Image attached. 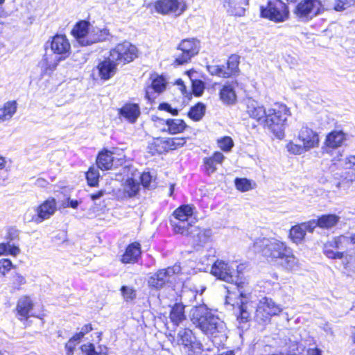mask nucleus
Returning a JSON list of instances; mask_svg holds the SVG:
<instances>
[{
    "instance_id": "f257e3e1",
    "label": "nucleus",
    "mask_w": 355,
    "mask_h": 355,
    "mask_svg": "<svg viewBox=\"0 0 355 355\" xmlns=\"http://www.w3.org/2000/svg\"><path fill=\"white\" fill-rule=\"evenodd\" d=\"M252 248L268 261L286 270H292L297 267L298 259L293 254V250L283 241L274 238H259L254 242Z\"/></svg>"
},
{
    "instance_id": "f03ea898",
    "label": "nucleus",
    "mask_w": 355,
    "mask_h": 355,
    "mask_svg": "<svg viewBox=\"0 0 355 355\" xmlns=\"http://www.w3.org/2000/svg\"><path fill=\"white\" fill-rule=\"evenodd\" d=\"M190 318L192 323L208 336L218 338L219 342L226 339L225 322L205 304L193 306L190 311Z\"/></svg>"
},
{
    "instance_id": "7ed1b4c3",
    "label": "nucleus",
    "mask_w": 355,
    "mask_h": 355,
    "mask_svg": "<svg viewBox=\"0 0 355 355\" xmlns=\"http://www.w3.org/2000/svg\"><path fill=\"white\" fill-rule=\"evenodd\" d=\"M77 42L83 46L106 40L110 32L107 28H99L92 26L89 22L82 20L78 22L71 31Z\"/></svg>"
},
{
    "instance_id": "20e7f679",
    "label": "nucleus",
    "mask_w": 355,
    "mask_h": 355,
    "mask_svg": "<svg viewBox=\"0 0 355 355\" xmlns=\"http://www.w3.org/2000/svg\"><path fill=\"white\" fill-rule=\"evenodd\" d=\"M243 265L229 264L222 260H217L212 266L211 272L218 279L227 283L235 284L239 288L244 284L243 278Z\"/></svg>"
},
{
    "instance_id": "39448f33",
    "label": "nucleus",
    "mask_w": 355,
    "mask_h": 355,
    "mask_svg": "<svg viewBox=\"0 0 355 355\" xmlns=\"http://www.w3.org/2000/svg\"><path fill=\"white\" fill-rule=\"evenodd\" d=\"M291 115V112L286 105H276L275 107L267 111L266 118L264 119L265 125L279 139L284 136L286 121Z\"/></svg>"
},
{
    "instance_id": "423d86ee",
    "label": "nucleus",
    "mask_w": 355,
    "mask_h": 355,
    "mask_svg": "<svg viewBox=\"0 0 355 355\" xmlns=\"http://www.w3.org/2000/svg\"><path fill=\"white\" fill-rule=\"evenodd\" d=\"M260 15L273 22L281 23L288 19L290 11L288 6L282 0H269L260 6Z\"/></svg>"
},
{
    "instance_id": "0eeeda50",
    "label": "nucleus",
    "mask_w": 355,
    "mask_h": 355,
    "mask_svg": "<svg viewBox=\"0 0 355 355\" xmlns=\"http://www.w3.org/2000/svg\"><path fill=\"white\" fill-rule=\"evenodd\" d=\"M282 311V308L279 304L271 298L265 297L258 304L254 319L259 324L266 325L270 322L272 316L279 315Z\"/></svg>"
},
{
    "instance_id": "6e6552de",
    "label": "nucleus",
    "mask_w": 355,
    "mask_h": 355,
    "mask_svg": "<svg viewBox=\"0 0 355 355\" xmlns=\"http://www.w3.org/2000/svg\"><path fill=\"white\" fill-rule=\"evenodd\" d=\"M200 42L196 39H185L181 41L177 48L175 64L182 65L187 63L200 51Z\"/></svg>"
},
{
    "instance_id": "1a4fd4ad",
    "label": "nucleus",
    "mask_w": 355,
    "mask_h": 355,
    "mask_svg": "<svg viewBox=\"0 0 355 355\" xmlns=\"http://www.w3.org/2000/svg\"><path fill=\"white\" fill-rule=\"evenodd\" d=\"M193 208L187 205L178 207L173 212L174 220H171L174 232L177 234H184L189 227L192 225Z\"/></svg>"
},
{
    "instance_id": "9d476101",
    "label": "nucleus",
    "mask_w": 355,
    "mask_h": 355,
    "mask_svg": "<svg viewBox=\"0 0 355 355\" xmlns=\"http://www.w3.org/2000/svg\"><path fill=\"white\" fill-rule=\"evenodd\" d=\"M154 8L159 14L177 17L184 12L187 6L184 0H157Z\"/></svg>"
},
{
    "instance_id": "9b49d317",
    "label": "nucleus",
    "mask_w": 355,
    "mask_h": 355,
    "mask_svg": "<svg viewBox=\"0 0 355 355\" xmlns=\"http://www.w3.org/2000/svg\"><path fill=\"white\" fill-rule=\"evenodd\" d=\"M349 243V238L343 235L334 237L324 243L323 252L329 259H341Z\"/></svg>"
},
{
    "instance_id": "f8f14e48",
    "label": "nucleus",
    "mask_w": 355,
    "mask_h": 355,
    "mask_svg": "<svg viewBox=\"0 0 355 355\" xmlns=\"http://www.w3.org/2000/svg\"><path fill=\"white\" fill-rule=\"evenodd\" d=\"M137 47L128 42L117 44L115 48L110 52V55L118 64L121 62L124 64L132 62L137 57Z\"/></svg>"
},
{
    "instance_id": "ddd939ff",
    "label": "nucleus",
    "mask_w": 355,
    "mask_h": 355,
    "mask_svg": "<svg viewBox=\"0 0 355 355\" xmlns=\"http://www.w3.org/2000/svg\"><path fill=\"white\" fill-rule=\"evenodd\" d=\"M322 8L321 0H302L297 5L294 12L300 19L308 20L319 15Z\"/></svg>"
},
{
    "instance_id": "4468645a",
    "label": "nucleus",
    "mask_w": 355,
    "mask_h": 355,
    "mask_svg": "<svg viewBox=\"0 0 355 355\" xmlns=\"http://www.w3.org/2000/svg\"><path fill=\"white\" fill-rule=\"evenodd\" d=\"M50 47L54 56L60 60L65 59L69 55L71 45L64 35L57 34L46 43V48Z\"/></svg>"
},
{
    "instance_id": "2eb2a0df",
    "label": "nucleus",
    "mask_w": 355,
    "mask_h": 355,
    "mask_svg": "<svg viewBox=\"0 0 355 355\" xmlns=\"http://www.w3.org/2000/svg\"><path fill=\"white\" fill-rule=\"evenodd\" d=\"M35 214L33 215L31 220L36 224H40L50 218L57 210V203L53 198H49L40 205L33 208Z\"/></svg>"
},
{
    "instance_id": "dca6fc26",
    "label": "nucleus",
    "mask_w": 355,
    "mask_h": 355,
    "mask_svg": "<svg viewBox=\"0 0 355 355\" xmlns=\"http://www.w3.org/2000/svg\"><path fill=\"white\" fill-rule=\"evenodd\" d=\"M180 271L181 268L178 265L161 269L149 277L148 281V285L157 289L161 288L169 282L171 277L175 274L180 273Z\"/></svg>"
},
{
    "instance_id": "f3484780",
    "label": "nucleus",
    "mask_w": 355,
    "mask_h": 355,
    "mask_svg": "<svg viewBox=\"0 0 355 355\" xmlns=\"http://www.w3.org/2000/svg\"><path fill=\"white\" fill-rule=\"evenodd\" d=\"M177 342L182 345L186 352L192 355L196 350L201 349V344L197 340L192 331L187 328L180 329L177 334Z\"/></svg>"
},
{
    "instance_id": "a211bd4d",
    "label": "nucleus",
    "mask_w": 355,
    "mask_h": 355,
    "mask_svg": "<svg viewBox=\"0 0 355 355\" xmlns=\"http://www.w3.org/2000/svg\"><path fill=\"white\" fill-rule=\"evenodd\" d=\"M184 234L190 237L191 243L194 247H201L209 241L212 232L211 229H202L192 225Z\"/></svg>"
},
{
    "instance_id": "6ab92c4d",
    "label": "nucleus",
    "mask_w": 355,
    "mask_h": 355,
    "mask_svg": "<svg viewBox=\"0 0 355 355\" xmlns=\"http://www.w3.org/2000/svg\"><path fill=\"white\" fill-rule=\"evenodd\" d=\"M298 139L302 142L303 146L308 151L319 144V137L312 129L302 127L299 132Z\"/></svg>"
},
{
    "instance_id": "aec40b11",
    "label": "nucleus",
    "mask_w": 355,
    "mask_h": 355,
    "mask_svg": "<svg viewBox=\"0 0 355 355\" xmlns=\"http://www.w3.org/2000/svg\"><path fill=\"white\" fill-rule=\"evenodd\" d=\"M116 62L110 55L109 58L100 62L97 66L98 75L102 80H107L113 77L116 72Z\"/></svg>"
},
{
    "instance_id": "412c9836",
    "label": "nucleus",
    "mask_w": 355,
    "mask_h": 355,
    "mask_svg": "<svg viewBox=\"0 0 355 355\" xmlns=\"http://www.w3.org/2000/svg\"><path fill=\"white\" fill-rule=\"evenodd\" d=\"M155 121L157 123V125H164V127L162 128L163 131L167 130L170 134L172 135L182 132L187 128V124L184 123V121L178 119L164 120L159 118H157V120Z\"/></svg>"
},
{
    "instance_id": "4be33fe9",
    "label": "nucleus",
    "mask_w": 355,
    "mask_h": 355,
    "mask_svg": "<svg viewBox=\"0 0 355 355\" xmlns=\"http://www.w3.org/2000/svg\"><path fill=\"white\" fill-rule=\"evenodd\" d=\"M246 112L252 119H255L257 121H262L264 123L267 112L265 107L259 102L252 98L247 99Z\"/></svg>"
},
{
    "instance_id": "5701e85b",
    "label": "nucleus",
    "mask_w": 355,
    "mask_h": 355,
    "mask_svg": "<svg viewBox=\"0 0 355 355\" xmlns=\"http://www.w3.org/2000/svg\"><path fill=\"white\" fill-rule=\"evenodd\" d=\"M223 3L229 14L241 16L245 12V6L248 5V0H223Z\"/></svg>"
},
{
    "instance_id": "b1692460",
    "label": "nucleus",
    "mask_w": 355,
    "mask_h": 355,
    "mask_svg": "<svg viewBox=\"0 0 355 355\" xmlns=\"http://www.w3.org/2000/svg\"><path fill=\"white\" fill-rule=\"evenodd\" d=\"M141 246L137 242L130 244L121 257L123 263H134L137 262L141 255Z\"/></svg>"
},
{
    "instance_id": "393cba45",
    "label": "nucleus",
    "mask_w": 355,
    "mask_h": 355,
    "mask_svg": "<svg viewBox=\"0 0 355 355\" xmlns=\"http://www.w3.org/2000/svg\"><path fill=\"white\" fill-rule=\"evenodd\" d=\"M120 115L130 123L136 122L140 116V108L137 104L129 103L123 105L119 110Z\"/></svg>"
},
{
    "instance_id": "a878e982",
    "label": "nucleus",
    "mask_w": 355,
    "mask_h": 355,
    "mask_svg": "<svg viewBox=\"0 0 355 355\" xmlns=\"http://www.w3.org/2000/svg\"><path fill=\"white\" fill-rule=\"evenodd\" d=\"M60 61H61L60 59H58L57 56L46 53L38 64L42 75L51 74L55 69Z\"/></svg>"
},
{
    "instance_id": "bb28decb",
    "label": "nucleus",
    "mask_w": 355,
    "mask_h": 355,
    "mask_svg": "<svg viewBox=\"0 0 355 355\" xmlns=\"http://www.w3.org/2000/svg\"><path fill=\"white\" fill-rule=\"evenodd\" d=\"M33 308V303L28 296L20 297L17 302L16 310L20 320L30 317V312Z\"/></svg>"
},
{
    "instance_id": "cd10ccee",
    "label": "nucleus",
    "mask_w": 355,
    "mask_h": 355,
    "mask_svg": "<svg viewBox=\"0 0 355 355\" xmlns=\"http://www.w3.org/2000/svg\"><path fill=\"white\" fill-rule=\"evenodd\" d=\"M166 88V81L162 76H156L152 79L151 85L146 89V98L151 100L154 98L153 92L157 93L162 92Z\"/></svg>"
},
{
    "instance_id": "c85d7f7f",
    "label": "nucleus",
    "mask_w": 355,
    "mask_h": 355,
    "mask_svg": "<svg viewBox=\"0 0 355 355\" xmlns=\"http://www.w3.org/2000/svg\"><path fill=\"white\" fill-rule=\"evenodd\" d=\"M345 139V134L343 131H332L327 136L325 144L328 148H336L341 146Z\"/></svg>"
},
{
    "instance_id": "c756f323",
    "label": "nucleus",
    "mask_w": 355,
    "mask_h": 355,
    "mask_svg": "<svg viewBox=\"0 0 355 355\" xmlns=\"http://www.w3.org/2000/svg\"><path fill=\"white\" fill-rule=\"evenodd\" d=\"M114 157L110 151L101 152L96 158V164L101 170H109L113 166Z\"/></svg>"
},
{
    "instance_id": "7c9ffc66",
    "label": "nucleus",
    "mask_w": 355,
    "mask_h": 355,
    "mask_svg": "<svg viewBox=\"0 0 355 355\" xmlns=\"http://www.w3.org/2000/svg\"><path fill=\"white\" fill-rule=\"evenodd\" d=\"M169 318L171 322L176 325L185 320L184 306L181 303H175L171 307Z\"/></svg>"
},
{
    "instance_id": "2f4dec72",
    "label": "nucleus",
    "mask_w": 355,
    "mask_h": 355,
    "mask_svg": "<svg viewBox=\"0 0 355 355\" xmlns=\"http://www.w3.org/2000/svg\"><path fill=\"white\" fill-rule=\"evenodd\" d=\"M340 216L336 214H323L318 218L319 227L329 230L334 227L340 221Z\"/></svg>"
},
{
    "instance_id": "473e14b6",
    "label": "nucleus",
    "mask_w": 355,
    "mask_h": 355,
    "mask_svg": "<svg viewBox=\"0 0 355 355\" xmlns=\"http://www.w3.org/2000/svg\"><path fill=\"white\" fill-rule=\"evenodd\" d=\"M17 104L15 101L6 102L0 108V122L10 120L17 112Z\"/></svg>"
},
{
    "instance_id": "72a5a7b5",
    "label": "nucleus",
    "mask_w": 355,
    "mask_h": 355,
    "mask_svg": "<svg viewBox=\"0 0 355 355\" xmlns=\"http://www.w3.org/2000/svg\"><path fill=\"white\" fill-rule=\"evenodd\" d=\"M148 148L149 153L152 155L162 154L169 150L166 139L164 138H157L154 139L148 144Z\"/></svg>"
},
{
    "instance_id": "f704fd0d",
    "label": "nucleus",
    "mask_w": 355,
    "mask_h": 355,
    "mask_svg": "<svg viewBox=\"0 0 355 355\" xmlns=\"http://www.w3.org/2000/svg\"><path fill=\"white\" fill-rule=\"evenodd\" d=\"M220 98L226 104H233L236 101V93L231 84L227 83L223 85L220 92Z\"/></svg>"
},
{
    "instance_id": "c9c22d12",
    "label": "nucleus",
    "mask_w": 355,
    "mask_h": 355,
    "mask_svg": "<svg viewBox=\"0 0 355 355\" xmlns=\"http://www.w3.org/2000/svg\"><path fill=\"white\" fill-rule=\"evenodd\" d=\"M139 184L132 178H128L123 185V193L128 198L135 197L139 191Z\"/></svg>"
},
{
    "instance_id": "e433bc0d",
    "label": "nucleus",
    "mask_w": 355,
    "mask_h": 355,
    "mask_svg": "<svg viewBox=\"0 0 355 355\" xmlns=\"http://www.w3.org/2000/svg\"><path fill=\"white\" fill-rule=\"evenodd\" d=\"M239 57L236 55H232L227 60V66L225 68V71L228 75V78L238 75L239 72Z\"/></svg>"
},
{
    "instance_id": "4c0bfd02",
    "label": "nucleus",
    "mask_w": 355,
    "mask_h": 355,
    "mask_svg": "<svg viewBox=\"0 0 355 355\" xmlns=\"http://www.w3.org/2000/svg\"><path fill=\"white\" fill-rule=\"evenodd\" d=\"M20 253V249L17 245L7 243H0V256L12 255L16 257Z\"/></svg>"
},
{
    "instance_id": "58836bf2",
    "label": "nucleus",
    "mask_w": 355,
    "mask_h": 355,
    "mask_svg": "<svg viewBox=\"0 0 355 355\" xmlns=\"http://www.w3.org/2000/svg\"><path fill=\"white\" fill-rule=\"evenodd\" d=\"M305 235L306 232L301 225H295L290 230L289 236L296 244L301 243Z\"/></svg>"
},
{
    "instance_id": "ea45409f",
    "label": "nucleus",
    "mask_w": 355,
    "mask_h": 355,
    "mask_svg": "<svg viewBox=\"0 0 355 355\" xmlns=\"http://www.w3.org/2000/svg\"><path fill=\"white\" fill-rule=\"evenodd\" d=\"M205 112V106L202 103H197L192 107L189 112V116L194 121H199L204 116Z\"/></svg>"
},
{
    "instance_id": "a19ab883",
    "label": "nucleus",
    "mask_w": 355,
    "mask_h": 355,
    "mask_svg": "<svg viewBox=\"0 0 355 355\" xmlns=\"http://www.w3.org/2000/svg\"><path fill=\"white\" fill-rule=\"evenodd\" d=\"M237 305V311L236 315H237V320H240L241 322H246L249 318H250V313L247 311V306L244 302L243 300H241V302L239 303H236Z\"/></svg>"
},
{
    "instance_id": "79ce46f5",
    "label": "nucleus",
    "mask_w": 355,
    "mask_h": 355,
    "mask_svg": "<svg viewBox=\"0 0 355 355\" xmlns=\"http://www.w3.org/2000/svg\"><path fill=\"white\" fill-rule=\"evenodd\" d=\"M207 69L211 76H216L224 78H228V75L225 71V67L223 65H208Z\"/></svg>"
},
{
    "instance_id": "37998d69",
    "label": "nucleus",
    "mask_w": 355,
    "mask_h": 355,
    "mask_svg": "<svg viewBox=\"0 0 355 355\" xmlns=\"http://www.w3.org/2000/svg\"><path fill=\"white\" fill-rule=\"evenodd\" d=\"M100 174L98 168H95L94 167L89 168V171L86 173V178L89 185L92 187H95L98 184V178Z\"/></svg>"
},
{
    "instance_id": "c03bdc74",
    "label": "nucleus",
    "mask_w": 355,
    "mask_h": 355,
    "mask_svg": "<svg viewBox=\"0 0 355 355\" xmlns=\"http://www.w3.org/2000/svg\"><path fill=\"white\" fill-rule=\"evenodd\" d=\"M121 292L124 301L126 302H132L136 298V291L132 287L123 286L121 288Z\"/></svg>"
},
{
    "instance_id": "a18cd8bd",
    "label": "nucleus",
    "mask_w": 355,
    "mask_h": 355,
    "mask_svg": "<svg viewBox=\"0 0 355 355\" xmlns=\"http://www.w3.org/2000/svg\"><path fill=\"white\" fill-rule=\"evenodd\" d=\"M234 182L236 189L242 192L248 191L252 189L251 181L247 178H237Z\"/></svg>"
},
{
    "instance_id": "49530a36",
    "label": "nucleus",
    "mask_w": 355,
    "mask_h": 355,
    "mask_svg": "<svg viewBox=\"0 0 355 355\" xmlns=\"http://www.w3.org/2000/svg\"><path fill=\"white\" fill-rule=\"evenodd\" d=\"M355 4V0H335L333 8L336 11L341 12Z\"/></svg>"
},
{
    "instance_id": "de8ad7c7",
    "label": "nucleus",
    "mask_w": 355,
    "mask_h": 355,
    "mask_svg": "<svg viewBox=\"0 0 355 355\" xmlns=\"http://www.w3.org/2000/svg\"><path fill=\"white\" fill-rule=\"evenodd\" d=\"M218 145L223 151L229 152L233 147L234 142L230 137H224L218 139Z\"/></svg>"
},
{
    "instance_id": "09e8293b",
    "label": "nucleus",
    "mask_w": 355,
    "mask_h": 355,
    "mask_svg": "<svg viewBox=\"0 0 355 355\" xmlns=\"http://www.w3.org/2000/svg\"><path fill=\"white\" fill-rule=\"evenodd\" d=\"M287 150L293 155H301L307 150L303 145L296 144L293 141H290L286 145Z\"/></svg>"
},
{
    "instance_id": "8fccbe9b",
    "label": "nucleus",
    "mask_w": 355,
    "mask_h": 355,
    "mask_svg": "<svg viewBox=\"0 0 355 355\" xmlns=\"http://www.w3.org/2000/svg\"><path fill=\"white\" fill-rule=\"evenodd\" d=\"M166 142L168 146V150H173L178 147L182 146L186 141L184 138H168Z\"/></svg>"
},
{
    "instance_id": "3c124183",
    "label": "nucleus",
    "mask_w": 355,
    "mask_h": 355,
    "mask_svg": "<svg viewBox=\"0 0 355 355\" xmlns=\"http://www.w3.org/2000/svg\"><path fill=\"white\" fill-rule=\"evenodd\" d=\"M192 90L193 94L197 96H201L205 90V83L200 80H195L192 81Z\"/></svg>"
},
{
    "instance_id": "603ef678",
    "label": "nucleus",
    "mask_w": 355,
    "mask_h": 355,
    "mask_svg": "<svg viewBox=\"0 0 355 355\" xmlns=\"http://www.w3.org/2000/svg\"><path fill=\"white\" fill-rule=\"evenodd\" d=\"M204 164L205 171L207 174L210 175L214 173L216 169V165L218 164L216 162H214L212 159L210 157H207L204 159Z\"/></svg>"
},
{
    "instance_id": "864d4df0",
    "label": "nucleus",
    "mask_w": 355,
    "mask_h": 355,
    "mask_svg": "<svg viewBox=\"0 0 355 355\" xmlns=\"http://www.w3.org/2000/svg\"><path fill=\"white\" fill-rule=\"evenodd\" d=\"M12 263L8 259H0V274L5 275L12 268Z\"/></svg>"
},
{
    "instance_id": "5fc2aeb1",
    "label": "nucleus",
    "mask_w": 355,
    "mask_h": 355,
    "mask_svg": "<svg viewBox=\"0 0 355 355\" xmlns=\"http://www.w3.org/2000/svg\"><path fill=\"white\" fill-rule=\"evenodd\" d=\"M26 283V279L22 275L17 273L13 277L12 284L15 288L19 289L20 286L24 285Z\"/></svg>"
},
{
    "instance_id": "6e6d98bb",
    "label": "nucleus",
    "mask_w": 355,
    "mask_h": 355,
    "mask_svg": "<svg viewBox=\"0 0 355 355\" xmlns=\"http://www.w3.org/2000/svg\"><path fill=\"white\" fill-rule=\"evenodd\" d=\"M300 225L303 227L305 232L307 230L310 232H312L316 227H319V223L317 219L309 220L307 223H304Z\"/></svg>"
},
{
    "instance_id": "4d7b16f0",
    "label": "nucleus",
    "mask_w": 355,
    "mask_h": 355,
    "mask_svg": "<svg viewBox=\"0 0 355 355\" xmlns=\"http://www.w3.org/2000/svg\"><path fill=\"white\" fill-rule=\"evenodd\" d=\"M81 349L86 355H98V352L96 351L94 345L92 343L82 345Z\"/></svg>"
},
{
    "instance_id": "13d9d810",
    "label": "nucleus",
    "mask_w": 355,
    "mask_h": 355,
    "mask_svg": "<svg viewBox=\"0 0 355 355\" xmlns=\"http://www.w3.org/2000/svg\"><path fill=\"white\" fill-rule=\"evenodd\" d=\"M141 182L144 187H150V182L152 180V176L150 175V173H143L140 175Z\"/></svg>"
},
{
    "instance_id": "bf43d9fd",
    "label": "nucleus",
    "mask_w": 355,
    "mask_h": 355,
    "mask_svg": "<svg viewBox=\"0 0 355 355\" xmlns=\"http://www.w3.org/2000/svg\"><path fill=\"white\" fill-rule=\"evenodd\" d=\"M159 109L161 110H165L173 115L175 116L178 114V110L177 109H173L171 106L167 103H162L159 105Z\"/></svg>"
},
{
    "instance_id": "052dcab7",
    "label": "nucleus",
    "mask_w": 355,
    "mask_h": 355,
    "mask_svg": "<svg viewBox=\"0 0 355 355\" xmlns=\"http://www.w3.org/2000/svg\"><path fill=\"white\" fill-rule=\"evenodd\" d=\"M76 343H73V340H69L65 345V349L67 355H73L74 349L76 346Z\"/></svg>"
},
{
    "instance_id": "680f3d73",
    "label": "nucleus",
    "mask_w": 355,
    "mask_h": 355,
    "mask_svg": "<svg viewBox=\"0 0 355 355\" xmlns=\"http://www.w3.org/2000/svg\"><path fill=\"white\" fill-rule=\"evenodd\" d=\"M210 158L212 159L214 162L220 164L225 159V156L220 152H215Z\"/></svg>"
},
{
    "instance_id": "e2e57ef3",
    "label": "nucleus",
    "mask_w": 355,
    "mask_h": 355,
    "mask_svg": "<svg viewBox=\"0 0 355 355\" xmlns=\"http://www.w3.org/2000/svg\"><path fill=\"white\" fill-rule=\"evenodd\" d=\"M347 161L346 162L348 168H352L355 171V155H351L347 157Z\"/></svg>"
},
{
    "instance_id": "0e129e2a",
    "label": "nucleus",
    "mask_w": 355,
    "mask_h": 355,
    "mask_svg": "<svg viewBox=\"0 0 355 355\" xmlns=\"http://www.w3.org/2000/svg\"><path fill=\"white\" fill-rule=\"evenodd\" d=\"M35 184L38 187L44 188V187H46L47 186L48 182L46 180L43 179V178H38V179L36 180Z\"/></svg>"
},
{
    "instance_id": "69168bd1",
    "label": "nucleus",
    "mask_w": 355,
    "mask_h": 355,
    "mask_svg": "<svg viewBox=\"0 0 355 355\" xmlns=\"http://www.w3.org/2000/svg\"><path fill=\"white\" fill-rule=\"evenodd\" d=\"M92 329L93 328L92 325L90 324H87L82 327L81 331L80 332L84 336L86 334L90 332Z\"/></svg>"
},
{
    "instance_id": "338daca9",
    "label": "nucleus",
    "mask_w": 355,
    "mask_h": 355,
    "mask_svg": "<svg viewBox=\"0 0 355 355\" xmlns=\"http://www.w3.org/2000/svg\"><path fill=\"white\" fill-rule=\"evenodd\" d=\"M83 337V336L81 334L80 332H79V333H77L76 334H75L70 340H73V343H76V344H78L80 342V340L82 339Z\"/></svg>"
},
{
    "instance_id": "774afa93",
    "label": "nucleus",
    "mask_w": 355,
    "mask_h": 355,
    "mask_svg": "<svg viewBox=\"0 0 355 355\" xmlns=\"http://www.w3.org/2000/svg\"><path fill=\"white\" fill-rule=\"evenodd\" d=\"M104 195V191H98L97 193H93L91 195V198L93 200H96L97 199H99L100 198H101Z\"/></svg>"
}]
</instances>
